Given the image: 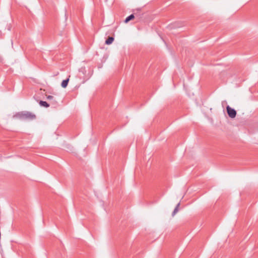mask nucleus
Returning a JSON list of instances; mask_svg holds the SVG:
<instances>
[{"instance_id": "obj_4", "label": "nucleus", "mask_w": 258, "mask_h": 258, "mask_svg": "<svg viewBox=\"0 0 258 258\" xmlns=\"http://www.w3.org/2000/svg\"><path fill=\"white\" fill-rule=\"evenodd\" d=\"M136 16V17L137 16V14L136 13L130 15L129 16L125 18V19L124 20V23H128L130 21L134 19Z\"/></svg>"}, {"instance_id": "obj_7", "label": "nucleus", "mask_w": 258, "mask_h": 258, "mask_svg": "<svg viewBox=\"0 0 258 258\" xmlns=\"http://www.w3.org/2000/svg\"><path fill=\"white\" fill-rule=\"evenodd\" d=\"M114 40L113 37H109L105 41V44L107 45L111 44Z\"/></svg>"}, {"instance_id": "obj_3", "label": "nucleus", "mask_w": 258, "mask_h": 258, "mask_svg": "<svg viewBox=\"0 0 258 258\" xmlns=\"http://www.w3.org/2000/svg\"><path fill=\"white\" fill-rule=\"evenodd\" d=\"M226 111L228 114V116L230 118H234L235 117L237 112L236 111L234 108L228 105L226 107Z\"/></svg>"}, {"instance_id": "obj_9", "label": "nucleus", "mask_w": 258, "mask_h": 258, "mask_svg": "<svg viewBox=\"0 0 258 258\" xmlns=\"http://www.w3.org/2000/svg\"><path fill=\"white\" fill-rule=\"evenodd\" d=\"M177 212V205L175 206V207L172 212V216L174 217Z\"/></svg>"}, {"instance_id": "obj_1", "label": "nucleus", "mask_w": 258, "mask_h": 258, "mask_svg": "<svg viewBox=\"0 0 258 258\" xmlns=\"http://www.w3.org/2000/svg\"><path fill=\"white\" fill-rule=\"evenodd\" d=\"M16 116L20 119L28 120H34L36 118L35 114L27 111L18 112L16 114Z\"/></svg>"}, {"instance_id": "obj_6", "label": "nucleus", "mask_w": 258, "mask_h": 258, "mask_svg": "<svg viewBox=\"0 0 258 258\" xmlns=\"http://www.w3.org/2000/svg\"><path fill=\"white\" fill-rule=\"evenodd\" d=\"M69 81V78H68L66 80H63L61 84V87L64 88H66L68 85Z\"/></svg>"}, {"instance_id": "obj_8", "label": "nucleus", "mask_w": 258, "mask_h": 258, "mask_svg": "<svg viewBox=\"0 0 258 258\" xmlns=\"http://www.w3.org/2000/svg\"><path fill=\"white\" fill-rule=\"evenodd\" d=\"M39 104L41 106L45 107L46 108L48 107L49 106V104L46 101H41V100L40 101Z\"/></svg>"}, {"instance_id": "obj_5", "label": "nucleus", "mask_w": 258, "mask_h": 258, "mask_svg": "<svg viewBox=\"0 0 258 258\" xmlns=\"http://www.w3.org/2000/svg\"><path fill=\"white\" fill-rule=\"evenodd\" d=\"M46 98L48 100L51 101L52 103H53L54 104H55L57 103V101L54 99L53 96H52L51 95L46 96Z\"/></svg>"}, {"instance_id": "obj_2", "label": "nucleus", "mask_w": 258, "mask_h": 258, "mask_svg": "<svg viewBox=\"0 0 258 258\" xmlns=\"http://www.w3.org/2000/svg\"><path fill=\"white\" fill-rule=\"evenodd\" d=\"M80 72L82 73L86 78L90 77L93 73L92 70L90 69L89 66H87V68L85 67H82L80 70Z\"/></svg>"}]
</instances>
